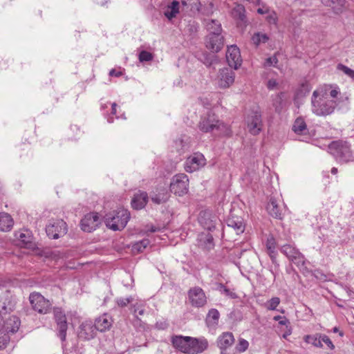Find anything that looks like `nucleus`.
<instances>
[{
    "label": "nucleus",
    "instance_id": "f257e3e1",
    "mask_svg": "<svg viewBox=\"0 0 354 354\" xmlns=\"http://www.w3.org/2000/svg\"><path fill=\"white\" fill-rule=\"evenodd\" d=\"M328 88L320 87L315 90L311 97V110L317 116L332 114L337 106V101L328 97Z\"/></svg>",
    "mask_w": 354,
    "mask_h": 354
},
{
    "label": "nucleus",
    "instance_id": "f03ea898",
    "mask_svg": "<svg viewBox=\"0 0 354 354\" xmlns=\"http://www.w3.org/2000/svg\"><path fill=\"white\" fill-rule=\"evenodd\" d=\"M328 150L335 158L341 163L353 160L349 145L343 141H333L328 145Z\"/></svg>",
    "mask_w": 354,
    "mask_h": 354
},
{
    "label": "nucleus",
    "instance_id": "7ed1b4c3",
    "mask_svg": "<svg viewBox=\"0 0 354 354\" xmlns=\"http://www.w3.org/2000/svg\"><path fill=\"white\" fill-rule=\"evenodd\" d=\"M130 218V214L127 209H122L113 214H106L105 223L107 227L114 230H122L127 225Z\"/></svg>",
    "mask_w": 354,
    "mask_h": 354
},
{
    "label": "nucleus",
    "instance_id": "20e7f679",
    "mask_svg": "<svg viewBox=\"0 0 354 354\" xmlns=\"http://www.w3.org/2000/svg\"><path fill=\"white\" fill-rule=\"evenodd\" d=\"M188 186V177L184 174H180L172 178L170 183V190L176 195L183 196L187 193Z\"/></svg>",
    "mask_w": 354,
    "mask_h": 354
},
{
    "label": "nucleus",
    "instance_id": "39448f33",
    "mask_svg": "<svg viewBox=\"0 0 354 354\" xmlns=\"http://www.w3.org/2000/svg\"><path fill=\"white\" fill-rule=\"evenodd\" d=\"M32 308L41 314H46L49 312L51 304L39 292H32L29 297Z\"/></svg>",
    "mask_w": 354,
    "mask_h": 354
},
{
    "label": "nucleus",
    "instance_id": "423d86ee",
    "mask_svg": "<svg viewBox=\"0 0 354 354\" xmlns=\"http://www.w3.org/2000/svg\"><path fill=\"white\" fill-rule=\"evenodd\" d=\"M248 131L252 135H257L261 131L263 126L261 115L258 109L252 110L246 118Z\"/></svg>",
    "mask_w": 354,
    "mask_h": 354
},
{
    "label": "nucleus",
    "instance_id": "0eeeda50",
    "mask_svg": "<svg viewBox=\"0 0 354 354\" xmlns=\"http://www.w3.org/2000/svg\"><path fill=\"white\" fill-rule=\"evenodd\" d=\"M66 223L62 219L51 221L46 227V232L48 237L57 239L66 233Z\"/></svg>",
    "mask_w": 354,
    "mask_h": 354
},
{
    "label": "nucleus",
    "instance_id": "6e6552de",
    "mask_svg": "<svg viewBox=\"0 0 354 354\" xmlns=\"http://www.w3.org/2000/svg\"><path fill=\"white\" fill-rule=\"evenodd\" d=\"M188 298L192 306L201 308L207 304V297L203 290L195 286L188 291Z\"/></svg>",
    "mask_w": 354,
    "mask_h": 354
},
{
    "label": "nucleus",
    "instance_id": "1a4fd4ad",
    "mask_svg": "<svg viewBox=\"0 0 354 354\" xmlns=\"http://www.w3.org/2000/svg\"><path fill=\"white\" fill-rule=\"evenodd\" d=\"M206 160L200 153H196L188 157L185 162V169L187 172L192 173L204 167Z\"/></svg>",
    "mask_w": 354,
    "mask_h": 354
},
{
    "label": "nucleus",
    "instance_id": "9d476101",
    "mask_svg": "<svg viewBox=\"0 0 354 354\" xmlns=\"http://www.w3.org/2000/svg\"><path fill=\"white\" fill-rule=\"evenodd\" d=\"M235 73L229 68L219 70L217 77V84L219 88H229L234 82Z\"/></svg>",
    "mask_w": 354,
    "mask_h": 354
},
{
    "label": "nucleus",
    "instance_id": "9b49d317",
    "mask_svg": "<svg viewBox=\"0 0 354 354\" xmlns=\"http://www.w3.org/2000/svg\"><path fill=\"white\" fill-rule=\"evenodd\" d=\"M54 317L57 323L58 335L62 342L65 341L68 324L65 314L59 308L54 310Z\"/></svg>",
    "mask_w": 354,
    "mask_h": 354
},
{
    "label": "nucleus",
    "instance_id": "f8f14e48",
    "mask_svg": "<svg viewBox=\"0 0 354 354\" xmlns=\"http://www.w3.org/2000/svg\"><path fill=\"white\" fill-rule=\"evenodd\" d=\"M100 224V217L97 213H89L81 220V229L87 232L95 230Z\"/></svg>",
    "mask_w": 354,
    "mask_h": 354
},
{
    "label": "nucleus",
    "instance_id": "ddd939ff",
    "mask_svg": "<svg viewBox=\"0 0 354 354\" xmlns=\"http://www.w3.org/2000/svg\"><path fill=\"white\" fill-rule=\"evenodd\" d=\"M226 59L231 68L237 69L242 63L239 48L236 45L230 46L226 52Z\"/></svg>",
    "mask_w": 354,
    "mask_h": 354
},
{
    "label": "nucleus",
    "instance_id": "4468645a",
    "mask_svg": "<svg viewBox=\"0 0 354 354\" xmlns=\"http://www.w3.org/2000/svg\"><path fill=\"white\" fill-rule=\"evenodd\" d=\"M205 46L213 53H217L223 48V37L221 34H209L205 38Z\"/></svg>",
    "mask_w": 354,
    "mask_h": 354
},
{
    "label": "nucleus",
    "instance_id": "2eb2a0df",
    "mask_svg": "<svg viewBox=\"0 0 354 354\" xmlns=\"http://www.w3.org/2000/svg\"><path fill=\"white\" fill-rule=\"evenodd\" d=\"M218 120L214 113H208L205 116L203 117L199 122L198 127L203 132H214L215 127Z\"/></svg>",
    "mask_w": 354,
    "mask_h": 354
},
{
    "label": "nucleus",
    "instance_id": "dca6fc26",
    "mask_svg": "<svg viewBox=\"0 0 354 354\" xmlns=\"http://www.w3.org/2000/svg\"><path fill=\"white\" fill-rule=\"evenodd\" d=\"M96 331L92 322L86 321L80 325L78 331V337L80 339L89 340L95 336Z\"/></svg>",
    "mask_w": 354,
    "mask_h": 354
},
{
    "label": "nucleus",
    "instance_id": "f3484780",
    "mask_svg": "<svg viewBox=\"0 0 354 354\" xmlns=\"http://www.w3.org/2000/svg\"><path fill=\"white\" fill-rule=\"evenodd\" d=\"M189 354L201 353L208 347V342L205 337L195 338L191 337Z\"/></svg>",
    "mask_w": 354,
    "mask_h": 354
},
{
    "label": "nucleus",
    "instance_id": "a211bd4d",
    "mask_svg": "<svg viewBox=\"0 0 354 354\" xmlns=\"http://www.w3.org/2000/svg\"><path fill=\"white\" fill-rule=\"evenodd\" d=\"M191 337L176 335L171 339L173 346L183 353L189 354Z\"/></svg>",
    "mask_w": 354,
    "mask_h": 354
},
{
    "label": "nucleus",
    "instance_id": "6ab92c4d",
    "mask_svg": "<svg viewBox=\"0 0 354 354\" xmlns=\"http://www.w3.org/2000/svg\"><path fill=\"white\" fill-rule=\"evenodd\" d=\"M245 10L243 5H236L231 11L232 17L236 20L239 26H245L247 20L245 15Z\"/></svg>",
    "mask_w": 354,
    "mask_h": 354
},
{
    "label": "nucleus",
    "instance_id": "aec40b11",
    "mask_svg": "<svg viewBox=\"0 0 354 354\" xmlns=\"http://www.w3.org/2000/svg\"><path fill=\"white\" fill-rule=\"evenodd\" d=\"M226 223L227 227L234 229L237 234L243 233L245 230L243 219L240 216H231L227 218Z\"/></svg>",
    "mask_w": 354,
    "mask_h": 354
},
{
    "label": "nucleus",
    "instance_id": "412c9836",
    "mask_svg": "<svg viewBox=\"0 0 354 354\" xmlns=\"http://www.w3.org/2000/svg\"><path fill=\"white\" fill-rule=\"evenodd\" d=\"M113 320L110 316L106 314L96 319L94 326L96 330L105 332L110 329L112 326Z\"/></svg>",
    "mask_w": 354,
    "mask_h": 354
},
{
    "label": "nucleus",
    "instance_id": "4be33fe9",
    "mask_svg": "<svg viewBox=\"0 0 354 354\" xmlns=\"http://www.w3.org/2000/svg\"><path fill=\"white\" fill-rule=\"evenodd\" d=\"M151 200L157 205L167 202L169 198V194L165 187L156 189L155 192L151 194Z\"/></svg>",
    "mask_w": 354,
    "mask_h": 354
},
{
    "label": "nucleus",
    "instance_id": "5701e85b",
    "mask_svg": "<svg viewBox=\"0 0 354 354\" xmlns=\"http://www.w3.org/2000/svg\"><path fill=\"white\" fill-rule=\"evenodd\" d=\"M148 201V194L145 192H140L134 195L131 201V205L136 209H141Z\"/></svg>",
    "mask_w": 354,
    "mask_h": 354
},
{
    "label": "nucleus",
    "instance_id": "b1692460",
    "mask_svg": "<svg viewBox=\"0 0 354 354\" xmlns=\"http://www.w3.org/2000/svg\"><path fill=\"white\" fill-rule=\"evenodd\" d=\"M310 86L308 82L301 84L299 87L295 90L294 102L297 106L301 102V100L309 93Z\"/></svg>",
    "mask_w": 354,
    "mask_h": 354
},
{
    "label": "nucleus",
    "instance_id": "393cba45",
    "mask_svg": "<svg viewBox=\"0 0 354 354\" xmlns=\"http://www.w3.org/2000/svg\"><path fill=\"white\" fill-rule=\"evenodd\" d=\"M234 342L232 333L226 332L221 335L217 339L218 346L223 351L230 347Z\"/></svg>",
    "mask_w": 354,
    "mask_h": 354
},
{
    "label": "nucleus",
    "instance_id": "a878e982",
    "mask_svg": "<svg viewBox=\"0 0 354 354\" xmlns=\"http://www.w3.org/2000/svg\"><path fill=\"white\" fill-rule=\"evenodd\" d=\"M293 132L299 136H306L308 134V129L304 119L301 117L297 118L292 127Z\"/></svg>",
    "mask_w": 354,
    "mask_h": 354
},
{
    "label": "nucleus",
    "instance_id": "bb28decb",
    "mask_svg": "<svg viewBox=\"0 0 354 354\" xmlns=\"http://www.w3.org/2000/svg\"><path fill=\"white\" fill-rule=\"evenodd\" d=\"M19 319L16 316H11L4 322L3 328L4 330L8 333H15L19 328Z\"/></svg>",
    "mask_w": 354,
    "mask_h": 354
},
{
    "label": "nucleus",
    "instance_id": "cd10ccee",
    "mask_svg": "<svg viewBox=\"0 0 354 354\" xmlns=\"http://www.w3.org/2000/svg\"><path fill=\"white\" fill-rule=\"evenodd\" d=\"M322 333H317L313 335H306L304 336V341L308 344H311L315 348H322L324 345L322 343Z\"/></svg>",
    "mask_w": 354,
    "mask_h": 354
},
{
    "label": "nucleus",
    "instance_id": "c85d7f7f",
    "mask_svg": "<svg viewBox=\"0 0 354 354\" xmlns=\"http://www.w3.org/2000/svg\"><path fill=\"white\" fill-rule=\"evenodd\" d=\"M13 220L8 213H0V231L6 232L11 230Z\"/></svg>",
    "mask_w": 354,
    "mask_h": 354
},
{
    "label": "nucleus",
    "instance_id": "c756f323",
    "mask_svg": "<svg viewBox=\"0 0 354 354\" xmlns=\"http://www.w3.org/2000/svg\"><path fill=\"white\" fill-rule=\"evenodd\" d=\"M289 261H291L297 266L299 267L303 266L304 263V256L295 248H290L289 247Z\"/></svg>",
    "mask_w": 354,
    "mask_h": 354
},
{
    "label": "nucleus",
    "instance_id": "7c9ffc66",
    "mask_svg": "<svg viewBox=\"0 0 354 354\" xmlns=\"http://www.w3.org/2000/svg\"><path fill=\"white\" fill-rule=\"evenodd\" d=\"M268 213L277 218H281L280 209L278 207L276 201L271 198L266 206Z\"/></svg>",
    "mask_w": 354,
    "mask_h": 354
},
{
    "label": "nucleus",
    "instance_id": "2f4dec72",
    "mask_svg": "<svg viewBox=\"0 0 354 354\" xmlns=\"http://www.w3.org/2000/svg\"><path fill=\"white\" fill-rule=\"evenodd\" d=\"M286 105V94L285 93H281L280 95H277L274 99L273 106L275 108V111L280 113Z\"/></svg>",
    "mask_w": 354,
    "mask_h": 354
},
{
    "label": "nucleus",
    "instance_id": "473e14b6",
    "mask_svg": "<svg viewBox=\"0 0 354 354\" xmlns=\"http://www.w3.org/2000/svg\"><path fill=\"white\" fill-rule=\"evenodd\" d=\"M206 27L209 32V34H221L222 31L221 23L215 19L208 20L206 22Z\"/></svg>",
    "mask_w": 354,
    "mask_h": 354
},
{
    "label": "nucleus",
    "instance_id": "72a5a7b5",
    "mask_svg": "<svg viewBox=\"0 0 354 354\" xmlns=\"http://www.w3.org/2000/svg\"><path fill=\"white\" fill-rule=\"evenodd\" d=\"M231 133L230 127L220 120H218V122H216L215 131L213 132V133L216 136H230Z\"/></svg>",
    "mask_w": 354,
    "mask_h": 354
},
{
    "label": "nucleus",
    "instance_id": "f704fd0d",
    "mask_svg": "<svg viewBox=\"0 0 354 354\" xmlns=\"http://www.w3.org/2000/svg\"><path fill=\"white\" fill-rule=\"evenodd\" d=\"M179 12V2L174 1L167 6V10L165 12V15L169 19H171L176 17V15Z\"/></svg>",
    "mask_w": 354,
    "mask_h": 354
},
{
    "label": "nucleus",
    "instance_id": "c9c22d12",
    "mask_svg": "<svg viewBox=\"0 0 354 354\" xmlns=\"http://www.w3.org/2000/svg\"><path fill=\"white\" fill-rule=\"evenodd\" d=\"M17 238L26 247H30L32 243V236L28 231L19 232L16 234Z\"/></svg>",
    "mask_w": 354,
    "mask_h": 354
},
{
    "label": "nucleus",
    "instance_id": "e433bc0d",
    "mask_svg": "<svg viewBox=\"0 0 354 354\" xmlns=\"http://www.w3.org/2000/svg\"><path fill=\"white\" fill-rule=\"evenodd\" d=\"M201 241L202 245L208 250L212 249L214 246L213 236L209 233L202 235Z\"/></svg>",
    "mask_w": 354,
    "mask_h": 354
},
{
    "label": "nucleus",
    "instance_id": "4c0bfd02",
    "mask_svg": "<svg viewBox=\"0 0 354 354\" xmlns=\"http://www.w3.org/2000/svg\"><path fill=\"white\" fill-rule=\"evenodd\" d=\"M329 95L330 97L333 98V100L337 101V105L340 102H343L344 100H348V96H340V92L338 88L330 89V91H329Z\"/></svg>",
    "mask_w": 354,
    "mask_h": 354
},
{
    "label": "nucleus",
    "instance_id": "58836bf2",
    "mask_svg": "<svg viewBox=\"0 0 354 354\" xmlns=\"http://www.w3.org/2000/svg\"><path fill=\"white\" fill-rule=\"evenodd\" d=\"M219 316L220 314L218 311L215 308H212L208 312L207 321L210 324H216L218 321Z\"/></svg>",
    "mask_w": 354,
    "mask_h": 354
},
{
    "label": "nucleus",
    "instance_id": "ea45409f",
    "mask_svg": "<svg viewBox=\"0 0 354 354\" xmlns=\"http://www.w3.org/2000/svg\"><path fill=\"white\" fill-rule=\"evenodd\" d=\"M268 40V37L265 33L257 32L254 34L252 37L253 44L256 46L259 45L261 43H266Z\"/></svg>",
    "mask_w": 354,
    "mask_h": 354
},
{
    "label": "nucleus",
    "instance_id": "a19ab883",
    "mask_svg": "<svg viewBox=\"0 0 354 354\" xmlns=\"http://www.w3.org/2000/svg\"><path fill=\"white\" fill-rule=\"evenodd\" d=\"M149 240L145 239L133 245V250L137 252H142L149 244Z\"/></svg>",
    "mask_w": 354,
    "mask_h": 354
},
{
    "label": "nucleus",
    "instance_id": "79ce46f5",
    "mask_svg": "<svg viewBox=\"0 0 354 354\" xmlns=\"http://www.w3.org/2000/svg\"><path fill=\"white\" fill-rule=\"evenodd\" d=\"M266 248L270 257L273 258L275 254V243L273 238L268 239Z\"/></svg>",
    "mask_w": 354,
    "mask_h": 354
},
{
    "label": "nucleus",
    "instance_id": "37998d69",
    "mask_svg": "<svg viewBox=\"0 0 354 354\" xmlns=\"http://www.w3.org/2000/svg\"><path fill=\"white\" fill-rule=\"evenodd\" d=\"M182 4L184 6L189 8L191 10L196 9L198 10V0H181Z\"/></svg>",
    "mask_w": 354,
    "mask_h": 354
},
{
    "label": "nucleus",
    "instance_id": "c03bdc74",
    "mask_svg": "<svg viewBox=\"0 0 354 354\" xmlns=\"http://www.w3.org/2000/svg\"><path fill=\"white\" fill-rule=\"evenodd\" d=\"M337 69L342 71L344 74L354 80V70L344 66L342 64H339L337 66Z\"/></svg>",
    "mask_w": 354,
    "mask_h": 354
},
{
    "label": "nucleus",
    "instance_id": "a18cd8bd",
    "mask_svg": "<svg viewBox=\"0 0 354 354\" xmlns=\"http://www.w3.org/2000/svg\"><path fill=\"white\" fill-rule=\"evenodd\" d=\"M280 303V299L278 297H272L270 300L268 301L266 304L267 309L270 310H276L277 306Z\"/></svg>",
    "mask_w": 354,
    "mask_h": 354
},
{
    "label": "nucleus",
    "instance_id": "49530a36",
    "mask_svg": "<svg viewBox=\"0 0 354 354\" xmlns=\"http://www.w3.org/2000/svg\"><path fill=\"white\" fill-rule=\"evenodd\" d=\"M153 55L146 50H142L139 54V60L141 62L152 60Z\"/></svg>",
    "mask_w": 354,
    "mask_h": 354
},
{
    "label": "nucleus",
    "instance_id": "de8ad7c7",
    "mask_svg": "<svg viewBox=\"0 0 354 354\" xmlns=\"http://www.w3.org/2000/svg\"><path fill=\"white\" fill-rule=\"evenodd\" d=\"M249 343L244 339H240L238 344L236 346V349L239 352H244L248 348Z\"/></svg>",
    "mask_w": 354,
    "mask_h": 354
},
{
    "label": "nucleus",
    "instance_id": "09e8293b",
    "mask_svg": "<svg viewBox=\"0 0 354 354\" xmlns=\"http://www.w3.org/2000/svg\"><path fill=\"white\" fill-rule=\"evenodd\" d=\"M218 290L224 293L226 296H228L231 298H236V293L232 292L230 289H228L227 287H225L223 284L220 283L218 286Z\"/></svg>",
    "mask_w": 354,
    "mask_h": 354
},
{
    "label": "nucleus",
    "instance_id": "8fccbe9b",
    "mask_svg": "<svg viewBox=\"0 0 354 354\" xmlns=\"http://www.w3.org/2000/svg\"><path fill=\"white\" fill-rule=\"evenodd\" d=\"M322 343H324L330 350H333L335 346L330 339L325 334H322Z\"/></svg>",
    "mask_w": 354,
    "mask_h": 354
},
{
    "label": "nucleus",
    "instance_id": "3c124183",
    "mask_svg": "<svg viewBox=\"0 0 354 354\" xmlns=\"http://www.w3.org/2000/svg\"><path fill=\"white\" fill-rule=\"evenodd\" d=\"M198 25L194 21L189 22L185 29V31L189 32L190 34L194 33L197 31Z\"/></svg>",
    "mask_w": 354,
    "mask_h": 354
},
{
    "label": "nucleus",
    "instance_id": "603ef678",
    "mask_svg": "<svg viewBox=\"0 0 354 354\" xmlns=\"http://www.w3.org/2000/svg\"><path fill=\"white\" fill-rule=\"evenodd\" d=\"M133 298L131 297L127 298H119L117 299V304L121 307L126 306L128 304L132 302Z\"/></svg>",
    "mask_w": 354,
    "mask_h": 354
},
{
    "label": "nucleus",
    "instance_id": "864d4df0",
    "mask_svg": "<svg viewBox=\"0 0 354 354\" xmlns=\"http://www.w3.org/2000/svg\"><path fill=\"white\" fill-rule=\"evenodd\" d=\"M277 58L276 55H274L273 57H268L266 59V62L264 63L265 66H276L277 63Z\"/></svg>",
    "mask_w": 354,
    "mask_h": 354
},
{
    "label": "nucleus",
    "instance_id": "5fc2aeb1",
    "mask_svg": "<svg viewBox=\"0 0 354 354\" xmlns=\"http://www.w3.org/2000/svg\"><path fill=\"white\" fill-rule=\"evenodd\" d=\"M0 333V350L3 349L9 342V337Z\"/></svg>",
    "mask_w": 354,
    "mask_h": 354
},
{
    "label": "nucleus",
    "instance_id": "6e6d98bb",
    "mask_svg": "<svg viewBox=\"0 0 354 354\" xmlns=\"http://www.w3.org/2000/svg\"><path fill=\"white\" fill-rule=\"evenodd\" d=\"M277 85V82L275 80H270L268 82V88L269 89H273Z\"/></svg>",
    "mask_w": 354,
    "mask_h": 354
},
{
    "label": "nucleus",
    "instance_id": "4d7b16f0",
    "mask_svg": "<svg viewBox=\"0 0 354 354\" xmlns=\"http://www.w3.org/2000/svg\"><path fill=\"white\" fill-rule=\"evenodd\" d=\"M109 75L120 77L122 75V72H120V71L117 72L115 69H111L109 72Z\"/></svg>",
    "mask_w": 354,
    "mask_h": 354
},
{
    "label": "nucleus",
    "instance_id": "13d9d810",
    "mask_svg": "<svg viewBox=\"0 0 354 354\" xmlns=\"http://www.w3.org/2000/svg\"><path fill=\"white\" fill-rule=\"evenodd\" d=\"M138 312L139 315H142L144 314V309L139 308L138 307L136 308L134 306V313H136Z\"/></svg>",
    "mask_w": 354,
    "mask_h": 354
},
{
    "label": "nucleus",
    "instance_id": "bf43d9fd",
    "mask_svg": "<svg viewBox=\"0 0 354 354\" xmlns=\"http://www.w3.org/2000/svg\"><path fill=\"white\" fill-rule=\"evenodd\" d=\"M287 323V319L286 317H283V318L279 322V324L281 325H286Z\"/></svg>",
    "mask_w": 354,
    "mask_h": 354
},
{
    "label": "nucleus",
    "instance_id": "052dcab7",
    "mask_svg": "<svg viewBox=\"0 0 354 354\" xmlns=\"http://www.w3.org/2000/svg\"><path fill=\"white\" fill-rule=\"evenodd\" d=\"M116 106H117L116 103L114 102V103L112 104V112L111 113L113 114H115V112H116Z\"/></svg>",
    "mask_w": 354,
    "mask_h": 354
},
{
    "label": "nucleus",
    "instance_id": "680f3d73",
    "mask_svg": "<svg viewBox=\"0 0 354 354\" xmlns=\"http://www.w3.org/2000/svg\"><path fill=\"white\" fill-rule=\"evenodd\" d=\"M282 318H283V317H281L280 315H277V316L274 317V320L279 322Z\"/></svg>",
    "mask_w": 354,
    "mask_h": 354
},
{
    "label": "nucleus",
    "instance_id": "e2e57ef3",
    "mask_svg": "<svg viewBox=\"0 0 354 354\" xmlns=\"http://www.w3.org/2000/svg\"><path fill=\"white\" fill-rule=\"evenodd\" d=\"M331 173L333 174H336L337 173V169L336 167H333L331 169Z\"/></svg>",
    "mask_w": 354,
    "mask_h": 354
},
{
    "label": "nucleus",
    "instance_id": "0e129e2a",
    "mask_svg": "<svg viewBox=\"0 0 354 354\" xmlns=\"http://www.w3.org/2000/svg\"><path fill=\"white\" fill-rule=\"evenodd\" d=\"M257 12H258V13H260V14H263L264 13V11H263V10L262 8H259L257 10Z\"/></svg>",
    "mask_w": 354,
    "mask_h": 354
},
{
    "label": "nucleus",
    "instance_id": "69168bd1",
    "mask_svg": "<svg viewBox=\"0 0 354 354\" xmlns=\"http://www.w3.org/2000/svg\"><path fill=\"white\" fill-rule=\"evenodd\" d=\"M282 337L284 338V339H287L288 338V333H284L282 335Z\"/></svg>",
    "mask_w": 354,
    "mask_h": 354
},
{
    "label": "nucleus",
    "instance_id": "338daca9",
    "mask_svg": "<svg viewBox=\"0 0 354 354\" xmlns=\"http://www.w3.org/2000/svg\"><path fill=\"white\" fill-rule=\"evenodd\" d=\"M333 332H334V333H337V332H338V328L335 327V328L333 329Z\"/></svg>",
    "mask_w": 354,
    "mask_h": 354
},
{
    "label": "nucleus",
    "instance_id": "774afa93",
    "mask_svg": "<svg viewBox=\"0 0 354 354\" xmlns=\"http://www.w3.org/2000/svg\"><path fill=\"white\" fill-rule=\"evenodd\" d=\"M286 247H285V246H283V248H281V251H282L283 252L286 253Z\"/></svg>",
    "mask_w": 354,
    "mask_h": 354
}]
</instances>
